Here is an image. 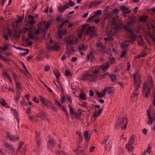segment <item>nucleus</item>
I'll return each mask as SVG.
<instances>
[{"mask_svg": "<svg viewBox=\"0 0 155 155\" xmlns=\"http://www.w3.org/2000/svg\"><path fill=\"white\" fill-rule=\"evenodd\" d=\"M134 78V92L131 97V98H136L138 95L137 90L140 87V75L139 72H135L133 75Z\"/></svg>", "mask_w": 155, "mask_h": 155, "instance_id": "1", "label": "nucleus"}, {"mask_svg": "<svg viewBox=\"0 0 155 155\" xmlns=\"http://www.w3.org/2000/svg\"><path fill=\"white\" fill-rule=\"evenodd\" d=\"M153 83L151 76H148L147 81L145 82L143 87L142 92L143 94H145L144 97L147 98L149 96L150 90L152 89Z\"/></svg>", "mask_w": 155, "mask_h": 155, "instance_id": "2", "label": "nucleus"}, {"mask_svg": "<svg viewBox=\"0 0 155 155\" xmlns=\"http://www.w3.org/2000/svg\"><path fill=\"white\" fill-rule=\"evenodd\" d=\"M147 115L148 119L147 124L149 125H151L155 121V111L151 109L150 107L147 111Z\"/></svg>", "mask_w": 155, "mask_h": 155, "instance_id": "3", "label": "nucleus"}, {"mask_svg": "<svg viewBox=\"0 0 155 155\" xmlns=\"http://www.w3.org/2000/svg\"><path fill=\"white\" fill-rule=\"evenodd\" d=\"M127 123V120L126 118L124 117L122 119L119 117L116 123V126L119 127V126L121 127L122 130H124L126 127Z\"/></svg>", "mask_w": 155, "mask_h": 155, "instance_id": "4", "label": "nucleus"}, {"mask_svg": "<svg viewBox=\"0 0 155 155\" xmlns=\"http://www.w3.org/2000/svg\"><path fill=\"white\" fill-rule=\"evenodd\" d=\"M102 144L103 145L105 150H107L108 151H110L112 145V143L110 140L108 138H104Z\"/></svg>", "mask_w": 155, "mask_h": 155, "instance_id": "5", "label": "nucleus"}, {"mask_svg": "<svg viewBox=\"0 0 155 155\" xmlns=\"http://www.w3.org/2000/svg\"><path fill=\"white\" fill-rule=\"evenodd\" d=\"M70 39H71V40L68 41H67V48H69V47L71 45H76L77 39L75 38L72 35L70 36Z\"/></svg>", "mask_w": 155, "mask_h": 155, "instance_id": "6", "label": "nucleus"}, {"mask_svg": "<svg viewBox=\"0 0 155 155\" xmlns=\"http://www.w3.org/2000/svg\"><path fill=\"white\" fill-rule=\"evenodd\" d=\"M93 75L91 74L89 71L85 72V73L83 74L80 77V79L83 80H86L89 78H93Z\"/></svg>", "mask_w": 155, "mask_h": 155, "instance_id": "7", "label": "nucleus"}, {"mask_svg": "<svg viewBox=\"0 0 155 155\" xmlns=\"http://www.w3.org/2000/svg\"><path fill=\"white\" fill-rule=\"evenodd\" d=\"M49 26V23L45 21L41 22L38 24V27L43 30L48 29Z\"/></svg>", "mask_w": 155, "mask_h": 155, "instance_id": "8", "label": "nucleus"}, {"mask_svg": "<svg viewBox=\"0 0 155 155\" xmlns=\"http://www.w3.org/2000/svg\"><path fill=\"white\" fill-rule=\"evenodd\" d=\"M85 34L87 35H89L91 37H92L95 35V32L94 28L90 26L88 27L85 31Z\"/></svg>", "mask_w": 155, "mask_h": 155, "instance_id": "9", "label": "nucleus"}, {"mask_svg": "<svg viewBox=\"0 0 155 155\" xmlns=\"http://www.w3.org/2000/svg\"><path fill=\"white\" fill-rule=\"evenodd\" d=\"M119 25L117 24L114 22L112 24V27H114V29L116 30H119L122 28V22L119 21Z\"/></svg>", "mask_w": 155, "mask_h": 155, "instance_id": "10", "label": "nucleus"}, {"mask_svg": "<svg viewBox=\"0 0 155 155\" xmlns=\"http://www.w3.org/2000/svg\"><path fill=\"white\" fill-rule=\"evenodd\" d=\"M69 8V6L68 4H66L64 5H61L58 8V11L60 13H63Z\"/></svg>", "mask_w": 155, "mask_h": 155, "instance_id": "11", "label": "nucleus"}, {"mask_svg": "<svg viewBox=\"0 0 155 155\" xmlns=\"http://www.w3.org/2000/svg\"><path fill=\"white\" fill-rule=\"evenodd\" d=\"M6 138L9 140L13 142L17 141L18 140V137L13 136L10 134H6Z\"/></svg>", "mask_w": 155, "mask_h": 155, "instance_id": "12", "label": "nucleus"}, {"mask_svg": "<svg viewBox=\"0 0 155 155\" xmlns=\"http://www.w3.org/2000/svg\"><path fill=\"white\" fill-rule=\"evenodd\" d=\"M38 97L41 103L46 107H48V103L46 102L47 98L43 97L41 96H39Z\"/></svg>", "mask_w": 155, "mask_h": 155, "instance_id": "13", "label": "nucleus"}, {"mask_svg": "<svg viewBox=\"0 0 155 155\" xmlns=\"http://www.w3.org/2000/svg\"><path fill=\"white\" fill-rule=\"evenodd\" d=\"M106 32L107 33L108 37L104 38V39L105 41L113 40L114 39V38L113 37V35L114 34L112 33V31H110L109 32L107 29L106 31Z\"/></svg>", "mask_w": 155, "mask_h": 155, "instance_id": "14", "label": "nucleus"}, {"mask_svg": "<svg viewBox=\"0 0 155 155\" xmlns=\"http://www.w3.org/2000/svg\"><path fill=\"white\" fill-rule=\"evenodd\" d=\"M78 48L79 51L81 54H83L84 53L82 52V51L85 50L87 49V46H85V45L82 44L81 45H78Z\"/></svg>", "mask_w": 155, "mask_h": 155, "instance_id": "15", "label": "nucleus"}, {"mask_svg": "<svg viewBox=\"0 0 155 155\" xmlns=\"http://www.w3.org/2000/svg\"><path fill=\"white\" fill-rule=\"evenodd\" d=\"M95 111L94 112V114L92 118H94L95 119L102 112V109L101 108L99 110L95 109Z\"/></svg>", "mask_w": 155, "mask_h": 155, "instance_id": "16", "label": "nucleus"}, {"mask_svg": "<svg viewBox=\"0 0 155 155\" xmlns=\"http://www.w3.org/2000/svg\"><path fill=\"white\" fill-rule=\"evenodd\" d=\"M67 34L66 30L65 29L63 30H59L58 33V35L57 36L58 39H61L62 35H65Z\"/></svg>", "mask_w": 155, "mask_h": 155, "instance_id": "17", "label": "nucleus"}, {"mask_svg": "<svg viewBox=\"0 0 155 155\" xmlns=\"http://www.w3.org/2000/svg\"><path fill=\"white\" fill-rule=\"evenodd\" d=\"M106 92L107 91L108 94H113L114 91V89L113 87H108L104 88Z\"/></svg>", "mask_w": 155, "mask_h": 155, "instance_id": "18", "label": "nucleus"}, {"mask_svg": "<svg viewBox=\"0 0 155 155\" xmlns=\"http://www.w3.org/2000/svg\"><path fill=\"white\" fill-rule=\"evenodd\" d=\"M99 66L101 69V70H106L108 69L110 65L109 64V63L108 62H107Z\"/></svg>", "mask_w": 155, "mask_h": 155, "instance_id": "19", "label": "nucleus"}, {"mask_svg": "<svg viewBox=\"0 0 155 155\" xmlns=\"http://www.w3.org/2000/svg\"><path fill=\"white\" fill-rule=\"evenodd\" d=\"M45 115L42 113H39L35 117V120L36 121H38L40 120H42L43 118H45Z\"/></svg>", "mask_w": 155, "mask_h": 155, "instance_id": "20", "label": "nucleus"}, {"mask_svg": "<svg viewBox=\"0 0 155 155\" xmlns=\"http://www.w3.org/2000/svg\"><path fill=\"white\" fill-rule=\"evenodd\" d=\"M3 45V47H0V50H2V51H5L8 49L9 47H12V45L8 43L4 44Z\"/></svg>", "mask_w": 155, "mask_h": 155, "instance_id": "21", "label": "nucleus"}, {"mask_svg": "<svg viewBox=\"0 0 155 155\" xmlns=\"http://www.w3.org/2000/svg\"><path fill=\"white\" fill-rule=\"evenodd\" d=\"M12 35L9 29H8L7 31V33L5 32L3 33V37L6 40H7L8 39V35L11 36Z\"/></svg>", "mask_w": 155, "mask_h": 155, "instance_id": "22", "label": "nucleus"}, {"mask_svg": "<svg viewBox=\"0 0 155 155\" xmlns=\"http://www.w3.org/2000/svg\"><path fill=\"white\" fill-rule=\"evenodd\" d=\"M84 139L87 142H88L90 139V135L87 131H85L84 133Z\"/></svg>", "mask_w": 155, "mask_h": 155, "instance_id": "23", "label": "nucleus"}, {"mask_svg": "<svg viewBox=\"0 0 155 155\" xmlns=\"http://www.w3.org/2000/svg\"><path fill=\"white\" fill-rule=\"evenodd\" d=\"M39 133H36V135L35 137V139L37 143V147H39L41 144V141L39 139Z\"/></svg>", "mask_w": 155, "mask_h": 155, "instance_id": "24", "label": "nucleus"}, {"mask_svg": "<svg viewBox=\"0 0 155 155\" xmlns=\"http://www.w3.org/2000/svg\"><path fill=\"white\" fill-rule=\"evenodd\" d=\"M103 2L101 0H95L91 3V5L93 6H96L99 5Z\"/></svg>", "mask_w": 155, "mask_h": 155, "instance_id": "25", "label": "nucleus"}, {"mask_svg": "<svg viewBox=\"0 0 155 155\" xmlns=\"http://www.w3.org/2000/svg\"><path fill=\"white\" fill-rule=\"evenodd\" d=\"M93 68H94L95 70L94 71H89V72H91V73L94 74H96L100 72L101 70L99 68V66H97L96 67H94Z\"/></svg>", "mask_w": 155, "mask_h": 155, "instance_id": "26", "label": "nucleus"}, {"mask_svg": "<svg viewBox=\"0 0 155 155\" xmlns=\"http://www.w3.org/2000/svg\"><path fill=\"white\" fill-rule=\"evenodd\" d=\"M81 147L80 146H78V149L76 150H74V152H76L77 154H79L80 155H86V154L85 153L84 151L83 150H79L78 148Z\"/></svg>", "mask_w": 155, "mask_h": 155, "instance_id": "27", "label": "nucleus"}, {"mask_svg": "<svg viewBox=\"0 0 155 155\" xmlns=\"http://www.w3.org/2000/svg\"><path fill=\"white\" fill-rule=\"evenodd\" d=\"M126 148L128 151H132L134 149V147L131 145V144L128 143L126 145Z\"/></svg>", "mask_w": 155, "mask_h": 155, "instance_id": "28", "label": "nucleus"}, {"mask_svg": "<svg viewBox=\"0 0 155 155\" xmlns=\"http://www.w3.org/2000/svg\"><path fill=\"white\" fill-rule=\"evenodd\" d=\"M106 93L104 89L102 92L100 93L97 92H96V94L99 97L101 98L104 97L106 94Z\"/></svg>", "mask_w": 155, "mask_h": 155, "instance_id": "29", "label": "nucleus"}, {"mask_svg": "<svg viewBox=\"0 0 155 155\" xmlns=\"http://www.w3.org/2000/svg\"><path fill=\"white\" fill-rule=\"evenodd\" d=\"M121 46L124 50H125L129 46V45L127 42L124 41L121 44Z\"/></svg>", "mask_w": 155, "mask_h": 155, "instance_id": "30", "label": "nucleus"}, {"mask_svg": "<svg viewBox=\"0 0 155 155\" xmlns=\"http://www.w3.org/2000/svg\"><path fill=\"white\" fill-rule=\"evenodd\" d=\"M54 73L57 79H58L60 75V73L56 69L54 70Z\"/></svg>", "mask_w": 155, "mask_h": 155, "instance_id": "31", "label": "nucleus"}, {"mask_svg": "<svg viewBox=\"0 0 155 155\" xmlns=\"http://www.w3.org/2000/svg\"><path fill=\"white\" fill-rule=\"evenodd\" d=\"M48 147L50 149H51L54 146L53 141L52 140H49L47 144Z\"/></svg>", "mask_w": 155, "mask_h": 155, "instance_id": "32", "label": "nucleus"}, {"mask_svg": "<svg viewBox=\"0 0 155 155\" xmlns=\"http://www.w3.org/2000/svg\"><path fill=\"white\" fill-rule=\"evenodd\" d=\"M15 85L16 88L18 90H22V87L21 83L19 82H16Z\"/></svg>", "mask_w": 155, "mask_h": 155, "instance_id": "33", "label": "nucleus"}, {"mask_svg": "<svg viewBox=\"0 0 155 155\" xmlns=\"http://www.w3.org/2000/svg\"><path fill=\"white\" fill-rule=\"evenodd\" d=\"M87 59L91 60H93L94 59V57L92 52H91L87 55Z\"/></svg>", "mask_w": 155, "mask_h": 155, "instance_id": "34", "label": "nucleus"}, {"mask_svg": "<svg viewBox=\"0 0 155 155\" xmlns=\"http://www.w3.org/2000/svg\"><path fill=\"white\" fill-rule=\"evenodd\" d=\"M124 29L127 31L130 32L132 34H133L134 31L133 30L130 29L127 26H124L123 27Z\"/></svg>", "mask_w": 155, "mask_h": 155, "instance_id": "35", "label": "nucleus"}, {"mask_svg": "<svg viewBox=\"0 0 155 155\" xmlns=\"http://www.w3.org/2000/svg\"><path fill=\"white\" fill-rule=\"evenodd\" d=\"M12 111H13L14 114H13L14 116H15V118L17 120L18 122V123H19V119L17 117V112L15 110V109H12Z\"/></svg>", "mask_w": 155, "mask_h": 155, "instance_id": "36", "label": "nucleus"}, {"mask_svg": "<svg viewBox=\"0 0 155 155\" xmlns=\"http://www.w3.org/2000/svg\"><path fill=\"white\" fill-rule=\"evenodd\" d=\"M102 11L101 10H98L94 12L93 13L94 16H95V17L97 15H101L102 13Z\"/></svg>", "mask_w": 155, "mask_h": 155, "instance_id": "37", "label": "nucleus"}, {"mask_svg": "<svg viewBox=\"0 0 155 155\" xmlns=\"http://www.w3.org/2000/svg\"><path fill=\"white\" fill-rule=\"evenodd\" d=\"M138 37L139 38V39L140 40V41H138V44L139 45L142 46L143 45V41L142 38V37L140 35H139Z\"/></svg>", "mask_w": 155, "mask_h": 155, "instance_id": "38", "label": "nucleus"}, {"mask_svg": "<svg viewBox=\"0 0 155 155\" xmlns=\"http://www.w3.org/2000/svg\"><path fill=\"white\" fill-rule=\"evenodd\" d=\"M109 77L113 81H115L116 80V76L115 74H110L109 75Z\"/></svg>", "mask_w": 155, "mask_h": 155, "instance_id": "39", "label": "nucleus"}, {"mask_svg": "<svg viewBox=\"0 0 155 155\" xmlns=\"http://www.w3.org/2000/svg\"><path fill=\"white\" fill-rule=\"evenodd\" d=\"M78 97L82 100H86V96L84 94H80Z\"/></svg>", "mask_w": 155, "mask_h": 155, "instance_id": "40", "label": "nucleus"}, {"mask_svg": "<svg viewBox=\"0 0 155 155\" xmlns=\"http://www.w3.org/2000/svg\"><path fill=\"white\" fill-rule=\"evenodd\" d=\"M57 155H68V154L62 151H58L57 152Z\"/></svg>", "mask_w": 155, "mask_h": 155, "instance_id": "41", "label": "nucleus"}, {"mask_svg": "<svg viewBox=\"0 0 155 155\" xmlns=\"http://www.w3.org/2000/svg\"><path fill=\"white\" fill-rule=\"evenodd\" d=\"M64 74L66 76H71L72 75L71 72L68 70H65Z\"/></svg>", "mask_w": 155, "mask_h": 155, "instance_id": "42", "label": "nucleus"}, {"mask_svg": "<svg viewBox=\"0 0 155 155\" xmlns=\"http://www.w3.org/2000/svg\"><path fill=\"white\" fill-rule=\"evenodd\" d=\"M147 18V16L146 15L141 16L140 18V21L141 22L145 21Z\"/></svg>", "mask_w": 155, "mask_h": 155, "instance_id": "43", "label": "nucleus"}, {"mask_svg": "<svg viewBox=\"0 0 155 155\" xmlns=\"http://www.w3.org/2000/svg\"><path fill=\"white\" fill-rule=\"evenodd\" d=\"M0 103L3 106H6L7 104L5 101L2 98H1L0 99Z\"/></svg>", "mask_w": 155, "mask_h": 155, "instance_id": "44", "label": "nucleus"}, {"mask_svg": "<svg viewBox=\"0 0 155 155\" xmlns=\"http://www.w3.org/2000/svg\"><path fill=\"white\" fill-rule=\"evenodd\" d=\"M97 48H99L100 50H103L104 48V47L101 43H98L97 45Z\"/></svg>", "mask_w": 155, "mask_h": 155, "instance_id": "45", "label": "nucleus"}, {"mask_svg": "<svg viewBox=\"0 0 155 155\" xmlns=\"http://www.w3.org/2000/svg\"><path fill=\"white\" fill-rule=\"evenodd\" d=\"M59 48V46L55 44L52 47V49L54 51H57Z\"/></svg>", "mask_w": 155, "mask_h": 155, "instance_id": "46", "label": "nucleus"}, {"mask_svg": "<svg viewBox=\"0 0 155 155\" xmlns=\"http://www.w3.org/2000/svg\"><path fill=\"white\" fill-rule=\"evenodd\" d=\"M95 18V16L92 15L89 17L86 20L87 22H90Z\"/></svg>", "mask_w": 155, "mask_h": 155, "instance_id": "47", "label": "nucleus"}, {"mask_svg": "<svg viewBox=\"0 0 155 155\" xmlns=\"http://www.w3.org/2000/svg\"><path fill=\"white\" fill-rule=\"evenodd\" d=\"M134 137L133 136H132L129 140H128V143H130V144H132L134 143Z\"/></svg>", "mask_w": 155, "mask_h": 155, "instance_id": "48", "label": "nucleus"}, {"mask_svg": "<svg viewBox=\"0 0 155 155\" xmlns=\"http://www.w3.org/2000/svg\"><path fill=\"white\" fill-rule=\"evenodd\" d=\"M127 54V52L126 51H122V54L121 56L120 57V58H123Z\"/></svg>", "mask_w": 155, "mask_h": 155, "instance_id": "49", "label": "nucleus"}, {"mask_svg": "<svg viewBox=\"0 0 155 155\" xmlns=\"http://www.w3.org/2000/svg\"><path fill=\"white\" fill-rule=\"evenodd\" d=\"M146 53L144 52H142L141 54H139L137 56V57L138 58H141L143 57H144L146 55Z\"/></svg>", "mask_w": 155, "mask_h": 155, "instance_id": "50", "label": "nucleus"}, {"mask_svg": "<svg viewBox=\"0 0 155 155\" xmlns=\"http://www.w3.org/2000/svg\"><path fill=\"white\" fill-rule=\"evenodd\" d=\"M28 31V32H30V30L28 28H24L22 31V32L24 33H26L27 31Z\"/></svg>", "mask_w": 155, "mask_h": 155, "instance_id": "51", "label": "nucleus"}, {"mask_svg": "<svg viewBox=\"0 0 155 155\" xmlns=\"http://www.w3.org/2000/svg\"><path fill=\"white\" fill-rule=\"evenodd\" d=\"M2 74L4 76L6 77V78H8L10 81H11L10 79V78L8 76V75L6 72H4Z\"/></svg>", "mask_w": 155, "mask_h": 155, "instance_id": "52", "label": "nucleus"}, {"mask_svg": "<svg viewBox=\"0 0 155 155\" xmlns=\"http://www.w3.org/2000/svg\"><path fill=\"white\" fill-rule=\"evenodd\" d=\"M28 34L29 37L30 39L32 40L34 38V37L33 35L30 32H28Z\"/></svg>", "mask_w": 155, "mask_h": 155, "instance_id": "53", "label": "nucleus"}, {"mask_svg": "<svg viewBox=\"0 0 155 155\" xmlns=\"http://www.w3.org/2000/svg\"><path fill=\"white\" fill-rule=\"evenodd\" d=\"M68 5L69 6H70L72 7L74 5V3L71 0H69V4H68Z\"/></svg>", "mask_w": 155, "mask_h": 155, "instance_id": "54", "label": "nucleus"}, {"mask_svg": "<svg viewBox=\"0 0 155 155\" xmlns=\"http://www.w3.org/2000/svg\"><path fill=\"white\" fill-rule=\"evenodd\" d=\"M149 36L152 38V40L155 42V36L150 34L149 35Z\"/></svg>", "mask_w": 155, "mask_h": 155, "instance_id": "55", "label": "nucleus"}, {"mask_svg": "<svg viewBox=\"0 0 155 155\" xmlns=\"http://www.w3.org/2000/svg\"><path fill=\"white\" fill-rule=\"evenodd\" d=\"M67 53H66L64 55V56L62 57H61V60L63 61L64 60H65L66 58V57H69L68 56V55H67Z\"/></svg>", "mask_w": 155, "mask_h": 155, "instance_id": "56", "label": "nucleus"}, {"mask_svg": "<svg viewBox=\"0 0 155 155\" xmlns=\"http://www.w3.org/2000/svg\"><path fill=\"white\" fill-rule=\"evenodd\" d=\"M32 100L34 101L37 103H38L39 102V101L38 99L35 97H34Z\"/></svg>", "mask_w": 155, "mask_h": 155, "instance_id": "57", "label": "nucleus"}, {"mask_svg": "<svg viewBox=\"0 0 155 155\" xmlns=\"http://www.w3.org/2000/svg\"><path fill=\"white\" fill-rule=\"evenodd\" d=\"M20 97V96L19 94H17L15 97V102H17L19 100Z\"/></svg>", "mask_w": 155, "mask_h": 155, "instance_id": "58", "label": "nucleus"}, {"mask_svg": "<svg viewBox=\"0 0 155 155\" xmlns=\"http://www.w3.org/2000/svg\"><path fill=\"white\" fill-rule=\"evenodd\" d=\"M69 106L70 107V109L69 110L70 113L71 114H74V111L73 108L72 107H71L70 105H69Z\"/></svg>", "mask_w": 155, "mask_h": 155, "instance_id": "59", "label": "nucleus"}, {"mask_svg": "<svg viewBox=\"0 0 155 155\" xmlns=\"http://www.w3.org/2000/svg\"><path fill=\"white\" fill-rule=\"evenodd\" d=\"M131 38V40H130L128 41L132 42L134 41L135 38V36L134 35H132Z\"/></svg>", "mask_w": 155, "mask_h": 155, "instance_id": "60", "label": "nucleus"}, {"mask_svg": "<svg viewBox=\"0 0 155 155\" xmlns=\"http://www.w3.org/2000/svg\"><path fill=\"white\" fill-rule=\"evenodd\" d=\"M120 9L123 10L125 11L127 10H128L129 9L128 8L126 7L125 6H122L120 7Z\"/></svg>", "mask_w": 155, "mask_h": 155, "instance_id": "61", "label": "nucleus"}, {"mask_svg": "<svg viewBox=\"0 0 155 155\" xmlns=\"http://www.w3.org/2000/svg\"><path fill=\"white\" fill-rule=\"evenodd\" d=\"M112 12L114 13L117 14L119 12V10L117 8H115L113 10Z\"/></svg>", "mask_w": 155, "mask_h": 155, "instance_id": "62", "label": "nucleus"}, {"mask_svg": "<svg viewBox=\"0 0 155 155\" xmlns=\"http://www.w3.org/2000/svg\"><path fill=\"white\" fill-rule=\"evenodd\" d=\"M28 22L30 24V25H32L34 24L35 23V21L34 20V19H32L30 21H28Z\"/></svg>", "mask_w": 155, "mask_h": 155, "instance_id": "63", "label": "nucleus"}, {"mask_svg": "<svg viewBox=\"0 0 155 155\" xmlns=\"http://www.w3.org/2000/svg\"><path fill=\"white\" fill-rule=\"evenodd\" d=\"M109 60L110 62L111 63H113L114 62V59L113 58H109Z\"/></svg>", "mask_w": 155, "mask_h": 155, "instance_id": "64", "label": "nucleus"}]
</instances>
